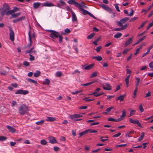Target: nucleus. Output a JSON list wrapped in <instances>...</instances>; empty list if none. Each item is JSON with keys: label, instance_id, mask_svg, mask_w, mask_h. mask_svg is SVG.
<instances>
[{"label": "nucleus", "instance_id": "f257e3e1", "mask_svg": "<svg viewBox=\"0 0 153 153\" xmlns=\"http://www.w3.org/2000/svg\"><path fill=\"white\" fill-rule=\"evenodd\" d=\"M29 111L28 106L24 104L21 105L18 108L19 113L20 115H22L27 114Z\"/></svg>", "mask_w": 153, "mask_h": 153}, {"label": "nucleus", "instance_id": "f03ea898", "mask_svg": "<svg viewBox=\"0 0 153 153\" xmlns=\"http://www.w3.org/2000/svg\"><path fill=\"white\" fill-rule=\"evenodd\" d=\"M42 4L43 7H52L55 5L51 2H45L42 4L39 2H34L33 3V7L34 9H36Z\"/></svg>", "mask_w": 153, "mask_h": 153}, {"label": "nucleus", "instance_id": "7ed1b4c3", "mask_svg": "<svg viewBox=\"0 0 153 153\" xmlns=\"http://www.w3.org/2000/svg\"><path fill=\"white\" fill-rule=\"evenodd\" d=\"M10 8L9 5L7 3H4L2 7L0 9V13L3 16L5 13L6 14L7 12L10 10Z\"/></svg>", "mask_w": 153, "mask_h": 153}, {"label": "nucleus", "instance_id": "20e7f679", "mask_svg": "<svg viewBox=\"0 0 153 153\" xmlns=\"http://www.w3.org/2000/svg\"><path fill=\"white\" fill-rule=\"evenodd\" d=\"M48 31L51 33L49 34V36L52 38L54 39L58 37L59 35V32L52 30H49Z\"/></svg>", "mask_w": 153, "mask_h": 153}, {"label": "nucleus", "instance_id": "39448f33", "mask_svg": "<svg viewBox=\"0 0 153 153\" xmlns=\"http://www.w3.org/2000/svg\"><path fill=\"white\" fill-rule=\"evenodd\" d=\"M129 19V18L127 17L121 19L119 21L117 22V25L121 27L123 26L122 24L126 23Z\"/></svg>", "mask_w": 153, "mask_h": 153}, {"label": "nucleus", "instance_id": "423d86ee", "mask_svg": "<svg viewBox=\"0 0 153 153\" xmlns=\"http://www.w3.org/2000/svg\"><path fill=\"white\" fill-rule=\"evenodd\" d=\"M9 29L10 33V39L12 41H13L14 40V33L13 31V30L11 27L9 26Z\"/></svg>", "mask_w": 153, "mask_h": 153}, {"label": "nucleus", "instance_id": "0eeeda50", "mask_svg": "<svg viewBox=\"0 0 153 153\" xmlns=\"http://www.w3.org/2000/svg\"><path fill=\"white\" fill-rule=\"evenodd\" d=\"M129 121L131 123L137 124L139 127H142V126H141L140 123L139 122L138 120H134L132 118H130L129 119Z\"/></svg>", "mask_w": 153, "mask_h": 153}, {"label": "nucleus", "instance_id": "6e6552de", "mask_svg": "<svg viewBox=\"0 0 153 153\" xmlns=\"http://www.w3.org/2000/svg\"><path fill=\"white\" fill-rule=\"evenodd\" d=\"M29 92L27 90H24L22 89L18 90L16 91L15 94H22L26 95Z\"/></svg>", "mask_w": 153, "mask_h": 153}, {"label": "nucleus", "instance_id": "1a4fd4ad", "mask_svg": "<svg viewBox=\"0 0 153 153\" xmlns=\"http://www.w3.org/2000/svg\"><path fill=\"white\" fill-rule=\"evenodd\" d=\"M67 2L71 4H74L75 6L78 7L80 6V5L81 4L78 2H75V0H69Z\"/></svg>", "mask_w": 153, "mask_h": 153}, {"label": "nucleus", "instance_id": "9d476101", "mask_svg": "<svg viewBox=\"0 0 153 153\" xmlns=\"http://www.w3.org/2000/svg\"><path fill=\"white\" fill-rule=\"evenodd\" d=\"M48 140L49 143L52 144H54L57 143L55 138L51 136L49 137Z\"/></svg>", "mask_w": 153, "mask_h": 153}, {"label": "nucleus", "instance_id": "9b49d317", "mask_svg": "<svg viewBox=\"0 0 153 153\" xmlns=\"http://www.w3.org/2000/svg\"><path fill=\"white\" fill-rule=\"evenodd\" d=\"M78 8L82 12V13L83 15H86L87 14H88L89 12L88 11L82 8V6L81 4L80 5V6Z\"/></svg>", "mask_w": 153, "mask_h": 153}, {"label": "nucleus", "instance_id": "f8f14e48", "mask_svg": "<svg viewBox=\"0 0 153 153\" xmlns=\"http://www.w3.org/2000/svg\"><path fill=\"white\" fill-rule=\"evenodd\" d=\"M94 64H92L87 66H86V65H85V66H84L82 65V66L84 68V69L85 70H88L92 68L94 66Z\"/></svg>", "mask_w": 153, "mask_h": 153}, {"label": "nucleus", "instance_id": "ddd939ff", "mask_svg": "<svg viewBox=\"0 0 153 153\" xmlns=\"http://www.w3.org/2000/svg\"><path fill=\"white\" fill-rule=\"evenodd\" d=\"M25 19V16H23L17 19H14L13 20V22L15 23L18 22H19L23 20H24Z\"/></svg>", "mask_w": 153, "mask_h": 153}, {"label": "nucleus", "instance_id": "4468645a", "mask_svg": "<svg viewBox=\"0 0 153 153\" xmlns=\"http://www.w3.org/2000/svg\"><path fill=\"white\" fill-rule=\"evenodd\" d=\"M19 9L17 7H15L13 10H10V11H8L6 13V15L8 16L10 14H12L14 12L18 11Z\"/></svg>", "mask_w": 153, "mask_h": 153}, {"label": "nucleus", "instance_id": "2eb2a0df", "mask_svg": "<svg viewBox=\"0 0 153 153\" xmlns=\"http://www.w3.org/2000/svg\"><path fill=\"white\" fill-rule=\"evenodd\" d=\"M7 128L9 130L10 132L14 133L16 132V129L13 127L7 125Z\"/></svg>", "mask_w": 153, "mask_h": 153}, {"label": "nucleus", "instance_id": "dca6fc26", "mask_svg": "<svg viewBox=\"0 0 153 153\" xmlns=\"http://www.w3.org/2000/svg\"><path fill=\"white\" fill-rule=\"evenodd\" d=\"M34 48H32L30 50L28 51H25V53L27 54L28 53H33L35 54H36V51L33 50Z\"/></svg>", "mask_w": 153, "mask_h": 153}, {"label": "nucleus", "instance_id": "f3484780", "mask_svg": "<svg viewBox=\"0 0 153 153\" xmlns=\"http://www.w3.org/2000/svg\"><path fill=\"white\" fill-rule=\"evenodd\" d=\"M132 42V38H130L128 39L126 41L125 43L124 46L126 47L131 43Z\"/></svg>", "mask_w": 153, "mask_h": 153}, {"label": "nucleus", "instance_id": "a211bd4d", "mask_svg": "<svg viewBox=\"0 0 153 153\" xmlns=\"http://www.w3.org/2000/svg\"><path fill=\"white\" fill-rule=\"evenodd\" d=\"M121 118L114 119L112 118H109L108 119V121L114 122H119L121 120Z\"/></svg>", "mask_w": 153, "mask_h": 153}, {"label": "nucleus", "instance_id": "6ab92c4d", "mask_svg": "<svg viewBox=\"0 0 153 153\" xmlns=\"http://www.w3.org/2000/svg\"><path fill=\"white\" fill-rule=\"evenodd\" d=\"M72 21H77V19L75 13L72 11L71 12Z\"/></svg>", "mask_w": 153, "mask_h": 153}, {"label": "nucleus", "instance_id": "aec40b11", "mask_svg": "<svg viewBox=\"0 0 153 153\" xmlns=\"http://www.w3.org/2000/svg\"><path fill=\"white\" fill-rule=\"evenodd\" d=\"M130 77V75H128L126 78L125 81L126 82V84L127 87L129 86V79Z\"/></svg>", "mask_w": 153, "mask_h": 153}, {"label": "nucleus", "instance_id": "412c9836", "mask_svg": "<svg viewBox=\"0 0 153 153\" xmlns=\"http://www.w3.org/2000/svg\"><path fill=\"white\" fill-rule=\"evenodd\" d=\"M28 35H29V41H30V43L28 45L27 47H29L30 46H31V45L32 44V41L31 40V36L30 35V31H29Z\"/></svg>", "mask_w": 153, "mask_h": 153}, {"label": "nucleus", "instance_id": "4be33fe9", "mask_svg": "<svg viewBox=\"0 0 153 153\" xmlns=\"http://www.w3.org/2000/svg\"><path fill=\"white\" fill-rule=\"evenodd\" d=\"M69 117L72 120H74V118H78L79 117V114H74L73 115H70Z\"/></svg>", "mask_w": 153, "mask_h": 153}, {"label": "nucleus", "instance_id": "5701e85b", "mask_svg": "<svg viewBox=\"0 0 153 153\" xmlns=\"http://www.w3.org/2000/svg\"><path fill=\"white\" fill-rule=\"evenodd\" d=\"M69 117L72 120H74V118H78L79 117V114H74L73 115H70Z\"/></svg>", "mask_w": 153, "mask_h": 153}, {"label": "nucleus", "instance_id": "b1692460", "mask_svg": "<svg viewBox=\"0 0 153 153\" xmlns=\"http://www.w3.org/2000/svg\"><path fill=\"white\" fill-rule=\"evenodd\" d=\"M125 96V95H121L117 97L116 98V100L118 101V100H120V102L121 101H123L124 100V99Z\"/></svg>", "mask_w": 153, "mask_h": 153}, {"label": "nucleus", "instance_id": "393cba45", "mask_svg": "<svg viewBox=\"0 0 153 153\" xmlns=\"http://www.w3.org/2000/svg\"><path fill=\"white\" fill-rule=\"evenodd\" d=\"M137 81L135 82V86L136 88H138V85L140 83V79L138 77H135Z\"/></svg>", "mask_w": 153, "mask_h": 153}, {"label": "nucleus", "instance_id": "a878e982", "mask_svg": "<svg viewBox=\"0 0 153 153\" xmlns=\"http://www.w3.org/2000/svg\"><path fill=\"white\" fill-rule=\"evenodd\" d=\"M56 120V118L52 117H48L46 119V120L49 122H53Z\"/></svg>", "mask_w": 153, "mask_h": 153}, {"label": "nucleus", "instance_id": "bb28decb", "mask_svg": "<svg viewBox=\"0 0 153 153\" xmlns=\"http://www.w3.org/2000/svg\"><path fill=\"white\" fill-rule=\"evenodd\" d=\"M92 58L93 59H95L96 60H97L98 61H102V57L99 56H94L92 57Z\"/></svg>", "mask_w": 153, "mask_h": 153}, {"label": "nucleus", "instance_id": "cd10ccee", "mask_svg": "<svg viewBox=\"0 0 153 153\" xmlns=\"http://www.w3.org/2000/svg\"><path fill=\"white\" fill-rule=\"evenodd\" d=\"M41 74V72L39 71H36V72L34 73L33 76L35 77H37L39 76Z\"/></svg>", "mask_w": 153, "mask_h": 153}, {"label": "nucleus", "instance_id": "c85d7f7f", "mask_svg": "<svg viewBox=\"0 0 153 153\" xmlns=\"http://www.w3.org/2000/svg\"><path fill=\"white\" fill-rule=\"evenodd\" d=\"M122 113L121 115L120 116V118H121V120L124 119V117L126 116V112L124 110H123L122 111Z\"/></svg>", "mask_w": 153, "mask_h": 153}, {"label": "nucleus", "instance_id": "c756f323", "mask_svg": "<svg viewBox=\"0 0 153 153\" xmlns=\"http://www.w3.org/2000/svg\"><path fill=\"white\" fill-rule=\"evenodd\" d=\"M94 33H92L88 35L87 37V39H92L95 35Z\"/></svg>", "mask_w": 153, "mask_h": 153}, {"label": "nucleus", "instance_id": "7c9ffc66", "mask_svg": "<svg viewBox=\"0 0 153 153\" xmlns=\"http://www.w3.org/2000/svg\"><path fill=\"white\" fill-rule=\"evenodd\" d=\"M144 133L142 132L141 133V135L140 137L138 139V140L139 141H141L143 139L144 136Z\"/></svg>", "mask_w": 153, "mask_h": 153}, {"label": "nucleus", "instance_id": "2f4dec72", "mask_svg": "<svg viewBox=\"0 0 153 153\" xmlns=\"http://www.w3.org/2000/svg\"><path fill=\"white\" fill-rule=\"evenodd\" d=\"M122 36V34L121 33H117L114 36V37L115 38H118Z\"/></svg>", "mask_w": 153, "mask_h": 153}, {"label": "nucleus", "instance_id": "473e14b6", "mask_svg": "<svg viewBox=\"0 0 153 153\" xmlns=\"http://www.w3.org/2000/svg\"><path fill=\"white\" fill-rule=\"evenodd\" d=\"M95 82H96L95 81H93V82H91L87 83H86L85 84H82V85H81L83 86H88V85H89L91 84H92L93 83H94Z\"/></svg>", "mask_w": 153, "mask_h": 153}, {"label": "nucleus", "instance_id": "72a5a7b5", "mask_svg": "<svg viewBox=\"0 0 153 153\" xmlns=\"http://www.w3.org/2000/svg\"><path fill=\"white\" fill-rule=\"evenodd\" d=\"M114 107H111L109 108H107L106 110V112H104L103 113L105 114H107L108 113L110 112V111H111V109L113 108Z\"/></svg>", "mask_w": 153, "mask_h": 153}, {"label": "nucleus", "instance_id": "f704fd0d", "mask_svg": "<svg viewBox=\"0 0 153 153\" xmlns=\"http://www.w3.org/2000/svg\"><path fill=\"white\" fill-rule=\"evenodd\" d=\"M27 79L28 82H31L32 83L36 84L37 83V81L34 80L33 79H31L28 78Z\"/></svg>", "mask_w": 153, "mask_h": 153}, {"label": "nucleus", "instance_id": "c9c22d12", "mask_svg": "<svg viewBox=\"0 0 153 153\" xmlns=\"http://www.w3.org/2000/svg\"><path fill=\"white\" fill-rule=\"evenodd\" d=\"M87 130H85V131H84L83 132H82L80 133H79V137H81L82 136L84 135V134L87 133Z\"/></svg>", "mask_w": 153, "mask_h": 153}, {"label": "nucleus", "instance_id": "e433bc0d", "mask_svg": "<svg viewBox=\"0 0 153 153\" xmlns=\"http://www.w3.org/2000/svg\"><path fill=\"white\" fill-rule=\"evenodd\" d=\"M102 87L104 89L106 90H110L112 89V87L111 86H109L107 87H105L104 85H103Z\"/></svg>", "mask_w": 153, "mask_h": 153}, {"label": "nucleus", "instance_id": "4c0bfd02", "mask_svg": "<svg viewBox=\"0 0 153 153\" xmlns=\"http://www.w3.org/2000/svg\"><path fill=\"white\" fill-rule=\"evenodd\" d=\"M50 83V80L48 79H45V81L43 82V84L44 85H49Z\"/></svg>", "mask_w": 153, "mask_h": 153}, {"label": "nucleus", "instance_id": "58836bf2", "mask_svg": "<svg viewBox=\"0 0 153 153\" xmlns=\"http://www.w3.org/2000/svg\"><path fill=\"white\" fill-rule=\"evenodd\" d=\"M87 130V133L89 132L90 133H95L97 132V131L93 129H89L86 130Z\"/></svg>", "mask_w": 153, "mask_h": 153}, {"label": "nucleus", "instance_id": "ea45409f", "mask_svg": "<svg viewBox=\"0 0 153 153\" xmlns=\"http://www.w3.org/2000/svg\"><path fill=\"white\" fill-rule=\"evenodd\" d=\"M20 13L19 12L16 14L13 13V14H12L11 15L13 18H16L20 15Z\"/></svg>", "mask_w": 153, "mask_h": 153}, {"label": "nucleus", "instance_id": "a19ab883", "mask_svg": "<svg viewBox=\"0 0 153 153\" xmlns=\"http://www.w3.org/2000/svg\"><path fill=\"white\" fill-rule=\"evenodd\" d=\"M105 10L110 13H113V10L111 8H110L108 7H107Z\"/></svg>", "mask_w": 153, "mask_h": 153}, {"label": "nucleus", "instance_id": "79ce46f5", "mask_svg": "<svg viewBox=\"0 0 153 153\" xmlns=\"http://www.w3.org/2000/svg\"><path fill=\"white\" fill-rule=\"evenodd\" d=\"M56 76L57 77H60L62 75V72L61 71H57L56 73Z\"/></svg>", "mask_w": 153, "mask_h": 153}, {"label": "nucleus", "instance_id": "37998d69", "mask_svg": "<svg viewBox=\"0 0 153 153\" xmlns=\"http://www.w3.org/2000/svg\"><path fill=\"white\" fill-rule=\"evenodd\" d=\"M97 72H95L91 74V75L90 76L91 78H92L97 76Z\"/></svg>", "mask_w": 153, "mask_h": 153}, {"label": "nucleus", "instance_id": "c03bdc74", "mask_svg": "<svg viewBox=\"0 0 153 153\" xmlns=\"http://www.w3.org/2000/svg\"><path fill=\"white\" fill-rule=\"evenodd\" d=\"M44 122V120H41L40 121H38L36 123V124L38 125H42Z\"/></svg>", "mask_w": 153, "mask_h": 153}, {"label": "nucleus", "instance_id": "a18cd8bd", "mask_svg": "<svg viewBox=\"0 0 153 153\" xmlns=\"http://www.w3.org/2000/svg\"><path fill=\"white\" fill-rule=\"evenodd\" d=\"M7 137L3 136H0V141H3L7 139Z\"/></svg>", "mask_w": 153, "mask_h": 153}, {"label": "nucleus", "instance_id": "49530a36", "mask_svg": "<svg viewBox=\"0 0 153 153\" xmlns=\"http://www.w3.org/2000/svg\"><path fill=\"white\" fill-rule=\"evenodd\" d=\"M89 97H88L87 98H85L83 99V100H85V101L86 102H88V101H91L93 100H94V99H88Z\"/></svg>", "mask_w": 153, "mask_h": 153}, {"label": "nucleus", "instance_id": "de8ad7c7", "mask_svg": "<svg viewBox=\"0 0 153 153\" xmlns=\"http://www.w3.org/2000/svg\"><path fill=\"white\" fill-rule=\"evenodd\" d=\"M146 21H145V22H144L140 26L138 27V29H140L142 28L143 26H144V25H145L146 24Z\"/></svg>", "mask_w": 153, "mask_h": 153}, {"label": "nucleus", "instance_id": "09e8293b", "mask_svg": "<svg viewBox=\"0 0 153 153\" xmlns=\"http://www.w3.org/2000/svg\"><path fill=\"white\" fill-rule=\"evenodd\" d=\"M41 143L43 145H45L47 144V142L45 140H42L41 141Z\"/></svg>", "mask_w": 153, "mask_h": 153}, {"label": "nucleus", "instance_id": "8fccbe9b", "mask_svg": "<svg viewBox=\"0 0 153 153\" xmlns=\"http://www.w3.org/2000/svg\"><path fill=\"white\" fill-rule=\"evenodd\" d=\"M137 90H138V88H136L134 90V91L133 97L134 98L136 96V92L137 91Z\"/></svg>", "mask_w": 153, "mask_h": 153}, {"label": "nucleus", "instance_id": "3c124183", "mask_svg": "<svg viewBox=\"0 0 153 153\" xmlns=\"http://www.w3.org/2000/svg\"><path fill=\"white\" fill-rule=\"evenodd\" d=\"M114 6H115V8L117 10L118 12H120V10L119 9V7L118 6V4H115L114 5Z\"/></svg>", "mask_w": 153, "mask_h": 153}, {"label": "nucleus", "instance_id": "603ef678", "mask_svg": "<svg viewBox=\"0 0 153 153\" xmlns=\"http://www.w3.org/2000/svg\"><path fill=\"white\" fill-rule=\"evenodd\" d=\"M139 109L140 111V112H142L143 111L144 109L142 105V104L139 105Z\"/></svg>", "mask_w": 153, "mask_h": 153}, {"label": "nucleus", "instance_id": "864d4df0", "mask_svg": "<svg viewBox=\"0 0 153 153\" xmlns=\"http://www.w3.org/2000/svg\"><path fill=\"white\" fill-rule=\"evenodd\" d=\"M92 94H93L94 96L95 97H97L100 96V93L97 94V92H94L92 93Z\"/></svg>", "mask_w": 153, "mask_h": 153}, {"label": "nucleus", "instance_id": "5fc2aeb1", "mask_svg": "<svg viewBox=\"0 0 153 153\" xmlns=\"http://www.w3.org/2000/svg\"><path fill=\"white\" fill-rule=\"evenodd\" d=\"M58 37H59V42L60 43L62 42L63 39L62 36L59 34Z\"/></svg>", "mask_w": 153, "mask_h": 153}, {"label": "nucleus", "instance_id": "6e6d98bb", "mask_svg": "<svg viewBox=\"0 0 153 153\" xmlns=\"http://www.w3.org/2000/svg\"><path fill=\"white\" fill-rule=\"evenodd\" d=\"M130 49H125L123 52V53L124 54H126L129 51Z\"/></svg>", "mask_w": 153, "mask_h": 153}, {"label": "nucleus", "instance_id": "4d7b16f0", "mask_svg": "<svg viewBox=\"0 0 153 153\" xmlns=\"http://www.w3.org/2000/svg\"><path fill=\"white\" fill-rule=\"evenodd\" d=\"M135 110H132L131 111V112L130 113V115L129 116V117H131L134 114H135Z\"/></svg>", "mask_w": 153, "mask_h": 153}, {"label": "nucleus", "instance_id": "13d9d810", "mask_svg": "<svg viewBox=\"0 0 153 153\" xmlns=\"http://www.w3.org/2000/svg\"><path fill=\"white\" fill-rule=\"evenodd\" d=\"M59 148L58 147L54 146L53 147V150L56 152H57L59 151Z\"/></svg>", "mask_w": 153, "mask_h": 153}, {"label": "nucleus", "instance_id": "bf43d9fd", "mask_svg": "<svg viewBox=\"0 0 153 153\" xmlns=\"http://www.w3.org/2000/svg\"><path fill=\"white\" fill-rule=\"evenodd\" d=\"M128 26V25L127 24H125L124 25H123V26H121L123 30H124L126 29L127 27Z\"/></svg>", "mask_w": 153, "mask_h": 153}, {"label": "nucleus", "instance_id": "052dcab7", "mask_svg": "<svg viewBox=\"0 0 153 153\" xmlns=\"http://www.w3.org/2000/svg\"><path fill=\"white\" fill-rule=\"evenodd\" d=\"M134 13V11L133 10V9H131V11L130 13L128 14V16H132L133 15Z\"/></svg>", "mask_w": 153, "mask_h": 153}, {"label": "nucleus", "instance_id": "680f3d73", "mask_svg": "<svg viewBox=\"0 0 153 153\" xmlns=\"http://www.w3.org/2000/svg\"><path fill=\"white\" fill-rule=\"evenodd\" d=\"M100 6L101 7H102L103 9H105V10L107 8L108 6L106 5H104V4H100Z\"/></svg>", "mask_w": 153, "mask_h": 153}, {"label": "nucleus", "instance_id": "e2e57ef3", "mask_svg": "<svg viewBox=\"0 0 153 153\" xmlns=\"http://www.w3.org/2000/svg\"><path fill=\"white\" fill-rule=\"evenodd\" d=\"M151 92L150 91H149L148 93L146 94L145 97L146 98L149 97L151 96Z\"/></svg>", "mask_w": 153, "mask_h": 153}, {"label": "nucleus", "instance_id": "0e129e2a", "mask_svg": "<svg viewBox=\"0 0 153 153\" xmlns=\"http://www.w3.org/2000/svg\"><path fill=\"white\" fill-rule=\"evenodd\" d=\"M23 65L25 66H28L29 65V63L27 61L24 62Z\"/></svg>", "mask_w": 153, "mask_h": 153}, {"label": "nucleus", "instance_id": "69168bd1", "mask_svg": "<svg viewBox=\"0 0 153 153\" xmlns=\"http://www.w3.org/2000/svg\"><path fill=\"white\" fill-rule=\"evenodd\" d=\"M101 48V46H98L95 49V50L97 51V52H98L100 51V50Z\"/></svg>", "mask_w": 153, "mask_h": 153}, {"label": "nucleus", "instance_id": "338daca9", "mask_svg": "<svg viewBox=\"0 0 153 153\" xmlns=\"http://www.w3.org/2000/svg\"><path fill=\"white\" fill-rule=\"evenodd\" d=\"M121 134V133L120 132L118 133V134H115L112 136L113 137H119Z\"/></svg>", "mask_w": 153, "mask_h": 153}, {"label": "nucleus", "instance_id": "774afa93", "mask_svg": "<svg viewBox=\"0 0 153 153\" xmlns=\"http://www.w3.org/2000/svg\"><path fill=\"white\" fill-rule=\"evenodd\" d=\"M59 2L61 4V5L62 6H64L65 4V3L62 0H60Z\"/></svg>", "mask_w": 153, "mask_h": 153}]
</instances>
